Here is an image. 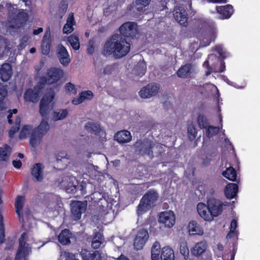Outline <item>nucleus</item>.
Wrapping results in <instances>:
<instances>
[{"instance_id":"f704fd0d","label":"nucleus","mask_w":260,"mask_h":260,"mask_svg":"<svg viewBox=\"0 0 260 260\" xmlns=\"http://www.w3.org/2000/svg\"><path fill=\"white\" fill-rule=\"evenodd\" d=\"M85 128L91 133H93L95 135L99 134L101 130L99 124L90 121L85 124Z\"/></svg>"},{"instance_id":"5701e85b","label":"nucleus","mask_w":260,"mask_h":260,"mask_svg":"<svg viewBox=\"0 0 260 260\" xmlns=\"http://www.w3.org/2000/svg\"><path fill=\"white\" fill-rule=\"evenodd\" d=\"M192 65L191 63H186L179 69L177 72V75L178 77L181 78H186L190 77Z\"/></svg>"},{"instance_id":"c85d7f7f","label":"nucleus","mask_w":260,"mask_h":260,"mask_svg":"<svg viewBox=\"0 0 260 260\" xmlns=\"http://www.w3.org/2000/svg\"><path fill=\"white\" fill-rule=\"evenodd\" d=\"M219 120L220 123V125L219 126L209 125L206 129V134L208 138H210L217 135L219 132L220 130L222 128V119L221 115H219Z\"/></svg>"},{"instance_id":"f03ea898","label":"nucleus","mask_w":260,"mask_h":260,"mask_svg":"<svg viewBox=\"0 0 260 260\" xmlns=\"http://www.w3.org/2000/svg\"><path fill=\"white\" fill-rule=\"evenodd\" d=\"M54 97L53 91L48 92L43 96L40 101L39 112L43 119L39 125L32 131L29 140L30 144L34 147L38 145L43 137L49 129L48 115L51 110L50 104L53 101Z\"/></svg>"},{"instance_id":"3c124183","label":"nucleus","mask_w":260,"mask_h":260,"mask_svg":"<svg viewBox=\"0 0 260 260\" xmlns=\"http://www.w3.org/2000/svg\"><path fill=\"white\" fill-rule=\"evenodd\" d=\"M137 71L140 76H143L145 74L146 70V66L144 63H139L137 66Z\"/></svg>"},{"instance_id":"c756f323","label":"nucleus","mask_w":260,"mask_h":260,"mask_svg":"<svg viewBox=\"0 0 260 260\" xmlns=\"http://www.w3.org/2000/svg\"><path fill=\"white\" fill-rule=\"evenodd\" d=\"M51 43V41L50 37H47L46 35H44L41 46L43 54L47 55L49 53Z\"/></svg>"},{"instance_id":"423d86ee","label":"nucleus","mask_w":260,"mask_h":260,"mask_svg":"<svg viewBox=\"0 0 260 260\" xmlns=\"http://www.w3.org/2000/svg\"><path fill=\"white\" fill-rule=\"evenodd\" d=\"M207 204L213 219L214 217L222 214L223 208L225 206L220 200L215 198L209 199L207 202Z\"/></svg>"},{"instance_id":"aec40b11","label":"nucleus","mask_w":260,"mask_h":260,"mask_svg":"<svg viewBox=\"0 0 260 260\" xmlns=\"http://www.w3.org/2000/svg\"><path fill=\"white\" fill-rule=\"evenodd\" d=\"M207 247V244L205 241H200L197 243L190 249V252L192 255L199 256L205 252Z\"/></svg>"},{"instance_id":"f8f14e48","label":"nucleus","mask_w":260,"mask_h":260,"mask_svg":"<svg viewBox=\"0 0 260 260\" xmlns=\"http://www.w3.org/2000/svg\"><path fill=\"white\" fill-rule=\"evenodd\" d=\"M86 205L80 201H75L71 205V212L74 220L81 218L82 213L85 210Z\"/></svg>"},{"instance_id":"bf43d9fd","label":"nucleus","mask_w":260,"mask_h":260,"mask_svg":"<svg viewBox=\"0 0 260 260\" xmlns=\"http://www.w3.org/2000/svg\"><path fill=\"white\" fill-rule=\"evenodd\" d=\"M61 255L65 258V260H73L74 255L69 252L63 251Z\"/></svg>"},{"instance_id":"e433bc0d","label":"nucleus","mask_w":260,"mask_h":260,"mask_svg":"<svg viewBox=\"0 0 260 260\" xmlns=\"http://www.w3.org/2000/svg\"><path fill=\"white\" fill-rule=\"evenodd\" d=\"M67 109L57 110L53 113V119L54 121L60 120L66 118L68 115Z\"/></svg>"},{"instance_id":"412c9836","label":"nucleus","mask_w":260,"mask_h":260,"mask_svg":"<svg viewBox=\"0 0 260 260\" xmlns=\"http://www.w3.org/2000/svg\"><path fill=\"white\" fill-rule=\"evenodd\" d=\"M24 201V197L21 196H18L16 199L15 203L16 212L18 216L19 220L20 221H22V222H24V220L22 210L23 207Z\"/></svg>"},{"instance_id":"a18cd8bd","label":"nucleus","mask_w":260,"mask_h":260,"mask_svg":"<svg viewBox=\"0 0 260 260\" xmlns=\"http://www.w3.org/2000/svg\"><path fill=\"white\" fill-rule=\"evenodd\" d=\"M180 252L183 256L184 259H187L188 258L189 251L186 242H182L181 243Z\"/></svg>"},{"instance_id":"ea45409f","label":"nucleus","mask_w":260,"mask_h":260,"mask_svg":"<svg viewBox=\"0 0 260 260\" xmlns=\"http://www.w3.org/2000/svg\"><path fill=\"white\" fill-rule=\"evenodd\" d=\"M68 41L70 43L72 47L75 50H78L80 48V43L78 37L74 34L71 35L68 37Z\"/></svg>"},{"instance_id":"338daca9","label":"nucleus","mask_w":260,"mask_h":260,"mask_svg":"<svg viewBox=\"0 0 260 260\" xmlns=\"http://www.w3.org/2000/svg\"><path fill=\"white\" fill-rule=\"evenodd\" d=\"M77 190V186L76 185H73L71 186V192L75 193L76 192Z\"/></svg>"},{"instance_id":"79ce46f5","label":"nucleus","mask_w":260,"mask_h":260,"mask_svg":"<svg viewBox=\"0 0 260 260\" xmlns=\"http://www.w3.org/2000/svg\"><path fill=\"white\" fill-rule=\"evenodd\" d=\"M210 37L209 38H205L203 39L202 42L201 43L203 46H207L210 45L212 41H214L216 38V32L214 29L209 30Z\"/></svg>"},{"instance_id":"1a4fd4ad","label":"nucleus","mask_w":260,"mask_h":260,"mask_svg":"<svg viewBox=\"0 0 260 260\" xmlns=\"http://www.w3.org/2000/svg\"><path fill=\"white\" fill-rule=\"evenodd\" d=\"M27 236L25 232L21 234L19 239V246L16 255L15 259H17L21 257L26 256L28 254V246L25 240L27 239Z\"/></svg>"},{"instance_id":"a878e982","label":"nucleus","mask_w":260,"mask_h":260,"mask_svg":"<svg viewBox=\"0 0 260 260\" xmlns=\"http://www.w3.org/2000/svg\"><path fill=\"white\" fill-rule=\"evenodd\" d=\"M72 233L70 230L65 229L61 231L58 236V241L63 245H69L71 243L70 239L71 238Z\"/></svg>"},{"instance_id":"20e7f679","label":"nucleus","mask_w":260,"mask_h":260,"mask_svg":"<svg viewBox=\"0 0 260 260\" xmlns=\"http://www.w3.org/2000/svg\"><path fill=\"white\" fill-rule=\"evenodd\" d=\"M158 198L157 192L153 189L147 191L142 197L138 206V210L146 212L151 209Z\"/></svg>"},{"instance_id":"dca6fc26","label":"nucleus","mask_w":260,"mask_h":260,"mask_svg":"<svg viewBox=\"0 0 260 260\" xmlns=\"http://www.w3.org/2000/svg\"><path fill=\"white\" fill-rule=\"evenodd\" d=\"M93 98V93L90 90H85L81 91L79 96L74 98L72 101V103L75 105H78L82 103L85 100H91Z\"/></svg>"},{"instance_id":"8fccbe9b","label":"nucleus","mask_w":260,"mask_h":260,"mask_svg":"<svg viewBox=\"0 0 260 260\" xmlns=\"http://www.w3.org/2000/svg\"><path fill=\"white\" fill-rule=\"evenodd\" d=\"M136 237L147 240L149 238V235L147 230L144 229L140 230L138 231V235Z\"/></svg>"},{"instance_id":"ddd939ff","label":"nucleus","mask_w":260,"mask_h":260,"mask_svg":"<svg viewBox=\"0 0 260 260\" xmlns=\"http://www.w3.org/2000/svg\"><path fill=\"white\" fill-rule=\"evenodd\" d=\"M44 166L41 163L34 164L31 169V174L35 181L41 182L43 179Z\"/></svg>"},{"instance_id":"9d476101","label":"nucleus","mask_w":260,"mask_h":260,"mask_svg":"<svg viewBox=\"0 0 260 260\" xmlns=\"http://www.w3.org/2000/svg\"><path fill=\"white\" fill-rule=\"evenodd\" d=\"M173 16L180 25L184 26L187 25L188 15L183 6L175 7L173 11Z\"/></svg>"},{"instance_id":"0e129e2a","label":"nucleus","mask_w":260,"mask_h":260,"mask_svg":"<svg viewBox=\"0 0 260 260\" xmlns=\"http://www.w3.org/2000/svg\"><path fill=\"white\" fill-rule=\"evenodd\" d=\"M9 114L7 116L8 122L10 124H12L13 120L12 119V117L13 114L11 113L10 112H9Z\"/></svg>"},{"instance_id":"5fc2aeb1","label":"nucleus","mask_w":260,"mask_h":260,"mask_svg":"<svg viewBox=\"0 0 260 260\" xmlns=\"http://www.w3.org/2000/svg\"><path fill=\"white\" fill-rule=\"evenodd\" d=\"M158 4L157 6L158 7L157 9L162 11L167 8V2L166 0H157Z\"/></svg>"},{"instance_id":"6e6552de","label":"nucleus","mask_w":260,"mask_h":260,"mask_svg":"<svg viewBox=\"0 0 260 260\" xmlns=\"http://www.w3.org/2000/svg\"><path fill=\"white\" fill-rule=\"evenodd\" d=\"M158 221L165 226L171 228L175 223V216L172 211H164L160 213Z\"/></svg>"},{"instance_id":"a211bd4d","label":"nucleus","mask_w":260,"mask_h":260,"mask_svg":"<svg viewBox=\"0 0 260 260\" xmlns=\"http://www.w3.org/2000/svg\"><path fill=\"white\" fill-rule=\"evenodd\" d=\"M216 10L217 13L222 15L223 19L229 18L234 12L233 7L230 4L222 6H216Z\"/></svg>"},{"instance_id":"6e6d98bb","label":"nucleus","mask_w":260,"mask_h":260,"mask_svg":"<svg viewBox=\"0 0 260 260\" xmlns=\"http://www.w3.org/2000/svg\"><path fill=\"white\" fill-rule=\"evenodd\" d=\"M94 43L93 41H90L87 49V52L89 55H92L94 52Z\"/></svg>"},{"instance_id":"72a5a7b5","label":"nucleus","mask_w":260,"mask_h":260,"mask_svg":"<svg viewBox=\"0 0 260 260\" xmlns=\"http://www.w3.org/2000/svg\"><path fill=\"white\" fill-rule=\"evenodd\" d=\"M84 260H102V256L98 251H86L85 253L82 254Z\"/></svg>"},{"instance_id":"13d9d810","label":"nucleus","mask_w":260,"mask_h":260,"mask_svg":"<svg viewBox=\"0 0 260 260\" xmlns=\"http://www.w3.org/2000/svg\"><path fill=\"white\" fill-rule=\"evenodd\" d=\"M215 51H217L219 55L222 57V60L226 58V56L224 55V52L223 51L222 47L220 45L216 46Z\"/></svg>"},{"instance_id":"69168bd1","label":"nucleus","mask_w":260,"mask_h":260,"mask_svg":"<svg viewBox=\"0 0 260 260\" xmlns=\"http://www.w3.org/2000/svg\"><path fill=\"white\" fill-rule=\"evenodd\" d=\"M86 185H80V186L78 187H80V190L81 191V193L82 194H84L86 193V191H85V188H86Z\"/></svg>"},{"instance_id":"de8ad7c7","label":"nucleus","mask_w":260,"mask_h":260,"mask_svg":"<svg viewBox=\"0 0 260 260\" xmlns=\"http://www.w3.org/2000/svg\"><path fill=\"white\" fill-rule=\"evenodd\" d=\"M30 127L29 125H24L19 134V137L20 139L25 138L27 134L29 133Z\"/></svg>"},{"instance_id":"6ab92c4d","label":"nucleus","mask_w":260,"mask_h":260,"mask_svg":"<svg viewBox=\"0 0 260 260\" xmlns=\"http://www.w3.org/2000/svg\"><path fill=\"white\" fill-rule=\"evenodd\" d=\"M12 76V67L9 63H4L0 69V79L4 82L8 81Z\"/></svg>"},{"instance_id":"052dcab7","label":"nucleus","mask_w":260,"mask_h":260,"mask_svg":"<svg viewBox=\"0 0 260 260\" xmlns=\"http://www.w3.org/2000/svg\"><path fill=\"white\" fill-rule=\"evenodd\" d=\"M12 164L14 168L18 169H20L22 166V162L20 160H13Z\"/></svg>"},{"instance_id":"09e8293b","label":"nucleus","mask_w":260,"mask_h":260,"mask_svg":"<svg viewBox=\"0 0 260 260\" xmlns=\"http://www.w3.org/2000/svg\"><path fill=\"white\" fill-rule=\"evenodd\" d=\"M17 18L21 21V23H25L27 20L28 15L26 12L23 11L20 12L17 15Z\"/></svg>"},{"instance_id":"cd10ccee","label":"nucleus","mask_w":260,"mask_h":260,"mask_svg":"<svg viewBox=\"0 0 260 260\" xmlns=\"http://www.w3.org/2000/svg\"><path fill=\"white\" fill-rule=\"evenodd\" d=\"M161 260H174V251L169 246L164 247L161 249L160 255Z\"/></svg>"},{"instance_id":"7c9ffc66","label":"nucleus","mask_w":260,"mask_h":260,"mask_svg":"<svg viewBox=\"0 0 260 260\" xmlns=\"http://www.w3.org/2000/svg\"><path fill=\"white\" fill-rule=\"evenodd\" d=\"M160 245L158 242L155 241L151 248V259L160 260Z\"/></svg>"},{"instance_id":"4c0bfd02","label":"nucleus","mask_w":260,"mask_h":260,"mask_svg":"<svg viewBox=\"0 0 260 260\" xmlns=\"http://www.w3.org/2000/svg\"><path fill=\"white\" fill-rule=\"evenodd\" d=\"M20 122V117L19 116H17L15 119L14 124L12 126L9 132V135L10 137L12 138L14 134L19 130Z\"/></svg>"},{"instance_id":"b1692460","label":"nucleus","mask_w":260,"mask_h":260,"mask_svg":"<svg viewBox=\"0 0 260 260\" xmlns=\"http://www.w3.org/2000/svg\"><path fill=\"white\" fill-rule=\"evenodd\" d=\"M238 191V186L237 184L230 183L224 189V194L227 199H232L236 196Z\"/></svg>"},{"instance_id":"49530a36","label":"nucleus","mask_w":260,"mask_h":260,"mask_svg":"<svg viewBox=\"0 0 260 260\" xmlns=\"http://www.w3.org/2000/svg\"><path fill=\"white\" fill-rule=\"evenodd\" d=\"M64 88L66 91L68 92H70L73 94H75L77 93V90L75 85L71 83V82L66 83Z\"/></svg>"},{"instance_id":"e2e57ef3","label":"nucleus","mask_w":260,"mask_h":260,"mask_svg":"<svg viewBox=\"0 0 260 260\" xmlns=\"http://www.w3.org/2000/svg\"><path fill=\"white\" fill-rule=\"evenodd\" d=\"M43 29L42 27H39L38 29H34L33 34L34 35H38L41 32H43Z\"/></svg>"},{"instance_id":"2f4dec72","label":"nucleus","mask_w":260,"mask_h":260,"mask_svg":"<svg viewBox=\"0 0 260 260\" xmlns=\"http://www.w3.org/2000/svg\"><path fill=\"white\" fill-rule=\"evenodd\" d=\"M104 240V237L102 234L99 232L94 233L93 238L92 240L91 246L94 249L99 248Z\"/></svg>"},{"instance_id":"4be33fe9","label":"nucleus","mask_w":260,"mask_h":260,"mask_svg":"<svg viewBox=\"0 0 260 260\" xmlns=\"http://www.w3.org/2000/svg\"><path fill=\"white\" fill-rule=\"evenodd\" d=\"M188 231L191 235L202 236L204 230L201 226L195 220H191L188 225Z\"/></svg>"},{"instance_id":"864d4df0","label":"nucleus","mask_w":260,"mask_h":260,"mask_svg":"<svg viewBox=\"0 0 260 260\" xmlns=\"http://www.w3.org/2000/svg\"><path fill=\"white\" fill-rule=\"evenodd\" d=\"M68 8V4L65 0H61L58 7L59 10L62 13H65Z\"/></svg>"},{"instance_id":"58836bf2","label":"nucleus","mask_w":260,"mask_h":260,"mask_svg":"<svg viewBox=\"0 0 260 260\" xmlns=\"http://www.w3.org/2000/svg\"><path fill=\"white\" fill-rule=\"evenodd\" d=\"M151 0H136L135 6L138 11L144 12L146 7L148 6Z\"/></svg>"},{"instance_id":"473e14b6","label":"nucleus","mask_w":260,"mask_h":260,"mask_svg":"<svg viewBox=\"0 0 260 260\" xmlns=\"http://www.w3.org/2000/svg\"><path fill=\"white\" fill-rule=\"evenodd\" d=\"M222 175L232 181H235L237 178V173L235 169L232 167H229L226 170L222 172Z\"/></svg>"},{"instance_id":"c03bdc74","label":"nucleus","mask_w":260,"mask_h":260,"mask_svg":"<svg viewBox=\"0 0 260 260\" xmlns=\"http://www.w3.org/2000/svg\"><path fill=\"white\" fill-rule=\"evenodd\" d=\"M147 241V240L143 238H140L138 237H136L135 238L134 242V246L135 248L137 250H140L142 249Z\"/></svg>"},{"instance_id":"680f3d73","label":"nucleus","mask_w":260,"mask_h":260,"mask_svg":"<svg viewBox=\"0 0 260 260\" xmlns=\"http://www.w3.org/2000/svg\"><path fill=\"white\" fill-rule=\"evenodd\" d=\"M209 3H226L228 0H207Z\"/></svg>"},{"instance_id":"f3484780","label":"nucleus","mask_w":260,"mask_h":260,"mask_svg":"<svg viewBox=\"0 0 260 260\" xmlns=\"http://www.w3.org/2000/svg\"><path fill=\"white\" fill-rule=\"evenodd\" d=\"M114 138L118 143L124 144L132 140V136L129 131L122 130L117 132L114 136Z\"/></svg>"},{"instance_id":"9b49d317","label":"nucleus","mask_w":260,"mask_h":260,"mask_svg":"<svg viewBox=\"0 0 260 260\" xmlns=\"http://www.w3.org/2000/svg\"><path fill=\"white\" fill-rule=\"evenodd\" d=\"M215 60H216L218 63L220 64V67H216L213 66V67L209 65L208 60H206L203 63V67L207 68V70L205 72L206 76L210 75L212 72L214 73H222L225 70V63L223 60L217 58L216 56H214Z\"/></svg>"},{"instance_id":"c9c22d12","label":"nucleus","mask_w":260,"mask_h":260,"mask_svg":"<svg viewBox=\"0 0 260 260\" xmlns=\"http://www.w3.org/2000/svg\"><path fill=\"white\" fill-rule=\"evenodd\" d=\"M11 150L10 147L5 144L3 147L0 148V157L1 160L7 161L11 154Z\"/></svg>"},{"instance_id":"a19ab883","label":"nucleus","mask_w":260,"mask_h":260,"mask_svg":"<svg viewBox=\"0 0 260 260\" xmlns=\"http://www.w3.org/2000/svg\"><path fill=\"white\" fill-rule=\"evenodd\" d=\"M197 122L201 129H206L209 126L208 119L202 114H199Z\"/></svg>"},{"instance_id":"37998d69","label":"nucleus","mask_w":260,"mask_h":260,"mask_svg":"<svg viewBox=\"0 0 260 260\" xmlns=\"http://www.w3.org/2000/svg\"><path fill=\"white\" fill-rule=\"evenodd\" d=\"M187 135H188V139L190 141L194 140L197 137V130L195 128L194 125L192 123H190L188 125Z\"/></svg>"},{"instance_id":"bb28decb","label":"nucleus","mask_w":260,"mask_h":260,"mask_svg":"<svg viewBox=\"0 0 260 260\" xmlns=\"http://www.w3.org/2000/svg\"><path fill=\"white\" fill-rule=\"evenodd\" d=\"M39 91H35L31 89H27L24 94L25 101L36 103L39 100Z\"/></svg>"},{"instance_id":"f257e3e1","label":"nucleus","mask_w":260,"mask_h":260,"mask_svg":"<svg viewBox=\"0 0 260 260\" xmlns=\"http://www.w3.org/2000/svg\"><path fill=\"white\" fill-rule=\"evenodd\" d=\"M120 35H111L105 42L102 54L106 56H113L116 59L125 56L130 51L131 44L126 39H134L139 33L137 23L127 21L119 28Z\"/></svg>"},{"instance_id":"603ef678","label":"nucleus","mask_w":260,"mask_h":260,"mask_svg":"<svg viewBox=\"0 0 260 260\" xmlns=\"http://www.w3.org/2000/svg\"><path fill=\"white\" fill-rule=\"evenodd\" d=\"M7 94V90L5 88H0V109L3 106V100Z\"/></svg>"},{"instance_id":"0eeeda50","label":"nucleus","mask_w":260,"mask_h":260,"mask_svg":"<svg viewBox=\"0 0 260 260\" xmlns=\"http://www.w3.org/2000/svg\"><path fill=\"white\" fill-rule=\"evenodd\" d=\"M160 86L154 83L148 84L139 91V95L142 98L146 99L155 96L159 90Z\"/></svg>"},{"instance_id":"774afa93","label":"nucleus","mask_w":260,"mask_h":260,"mask_svg":"<svg viewBox=\"0 0 260 260\" xmlns=\"http://www.w3.org/2000/svg\"><path fill=\"white\" fill-rule=\"evenodd\" d=\"M117 260H129L126 256L121 255L117 259Z\"/></svg>"},{"instance_id":"39448f33","label":"nucleus","mask_w":260,"mask_h":260,"mask_svg":"<svg viewBox=\"0 0 260 260\" xmlns=\"http://www.w3.org/2000/svg\"><path fill=\"white\" fill-rule=\"evenodd\" d=\"M154 146V143L148 140H139L135 144L136 151L141 154H146L151 158L153 157L152 149Z\"/></svg>"},{"instance_id":"7ed1b4c3","label":"nucleus","mask_w":260,"mask_h":260,"mask_svg":"<svg viewBox=\"0 0 260 260\" xmlns=\"http://www.w3.org/2000/svg\"><path fill=\"white\" fill-rule=\"evenodd\" d=\"M63 76V71L62 69L56 67H51L47 71L45 76L40 79L38 84L40 89L43 87L45 84L51 85L57 83Z\"/></svg>"},{"instance_id":"2eb2a0df","label":"nucleus","mask_w":260,"mask_h":260,"mask_svg":"<svg viewBox=\"0 0 260 260\" xmlns=\"http://www.w3.org/2000/svg\"><path fill=\"white\" fill-rule=\"evenodd\" d=\"M197 209L199 215L205 220L208 221L213 220L212 216L211 215L207 204L199 203L197 205Z\"/></svg>"},{"instance_id":"393cba45","label":"nucleus","mask_w":260,"mask_h":260,"mask_svg":"<svg viewBox=\"0 0 260 260\" xmlns=\"http://www.w3.org/2000/svg\"><path fill=\"white\" fill-rule=\"evenodd\" d=\"M74 14L71 13L67 19L66 23L64 25L62 29L63 34H69L74 30L73 26L75 25Z\"/></svg>"},{"instance_id":"4468645a","label":"nucleus","mask_w":260,"mask_h":260,"mask_svg":"<svg viewBox=\"0 0 260 260\" xmlns=\"http://www.w3.org/2000/svg\"><path fill=\"white\" fill-rule=\"evenodd\" d=\"M57 57L60 63L63 66H67L71 62L69 53L62 45L60 44L58 46Z\"/></svg>"},{"instance_id":"4d7b16f0","label":"nucleus","mask_w":260,"mask_h":260,"mask_svg":"<svg viewBox=\"0 0 260 260\" xmlns=\"http://www.w3.org/2000/svg\"><path fill=\"white\" fill-rule=\"evenodd\" d=\"M237 228V222L236 220L233 219L231 221V225H230V232L228 234V236H230L231 233H234Z\"/></svg>"}]
</instances>
